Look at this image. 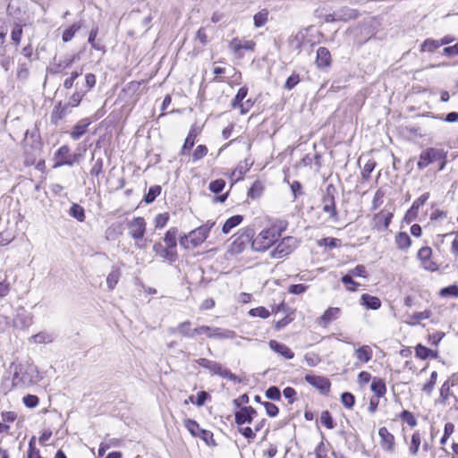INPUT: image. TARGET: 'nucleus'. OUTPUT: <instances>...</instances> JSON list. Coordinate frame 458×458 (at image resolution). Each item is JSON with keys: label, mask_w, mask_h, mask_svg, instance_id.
I'll use <instances>...</instances> for the list:
<instances>
[{"label": "nucleus", "mask_w": 458, "mask_h": 458, "mask_svg": "<svg viewBox=\"0 0 458 458\" xmlns=\"http://www.w3.org/2000/svg\"><path fill=\"white\" fill-rule=\"evenodd\" d=\"M281 229L277 227H270L262 230L256 238L251 242V248L256 251H265L274 243H276L281 236Z\"/></svg>", "instance_id": "1"}, {"label": "nucleus", "mask_w": 458, "mask_h": 458, "mask_svg": "<svg viewBox=\"0 0 458 458\" xmlns=\"http://www.w3.org/2000/svg\"><path fill=\"white\" fill-rule=\"evenodd\" d=\"M196 362L202 368L209 370L211 375H217L223 378H226L228 380L241 383L242 379L232 373L228 369L223 367V365L219 362L208 360L206 358H199L196 360Z\"/></svg>", "instance_id": "2"}, {"label": "nucleus", "mask_w": 458, "mask_h": 458, "mask_svg": "<svg viewBox=\"0 0 458 458\" xmlns=\"http://www.w3.org/2000/svg\"><path fill=\"white\" fill-rule=\"evenodd\" d=\"M337 190L333 184H328L322 196L321 201L323 205V211L328 214V216L333 221L338 220V213L335 206V197Z\"/></svg>", "instance_id": "3"}, {"label": "nucleus", "mask_w": 458, "mask_h": 458, "mask_svg": "<svg viewBox=\"0 0 458 458\" xmlns=\"http://www.w3.org/2000/svg\"><path fill=\"white\" fill-rule=\"evenodd\" d=\"M183 424L192 437H199L208 446L216 445V443L214 440L213 433L209 430L201 428L196 420L191 419H186L184 420Z\"/></svg>", "instance_id": "4"}, {"label": "nucleus", "mask_w": 458, "mask_h": 458, "mask_svg": "<svg viewBox=\"0 0 458 458\" xmlns=\"http://www.w3.org/2000/svg\"><path fill=\"white\" fill-rule=\"evenodd\" d=\"M299 242L296 238L287 236L277 243L276 248L270 252L273 259H282L292 253L298 246Z\"/></svg>", "instance_id": "5"}, {"label": "nucleus", "mask_w": 458, "mask_h": 458, "mask_svg": "<svg viewBox=\"0 0 458 458\" xmlns=\"http://www.w3.org/2000/svg\"><path fill=\"white\" fill-rule=\"evenodd\" d=\"M443 158H446V153L443 149L428 148L420 153L417 165L420 169H424L431 163Z\"/></svg>", "instance_id": "6"}, {"label": "nucleus", "mask_w": 458, "mask_h": 458, "mask_svg": "<svg viewBox=\"0 0 458 458\" xmlns=\"http://www.w3.org/2000/svg\"><path fill=\"white\" fill-rule=\"evenodd\" d=\"M129 234L135 241L141 240L146 232V222L141 216L134 217L127 224Z\"/></svg>", "instance_id": "7"}, {"label": "nucleus", "mask_w": 458, "mask_h": 458, "mask_svg": "<svg viewBox=\"0 0 458 458\" xmlns=\"http://www.w3.org/2000/svg\"><path fill=\"white\" fill-rule=\"evenodd\" d=\"M11 369H13V386L15 387H22L30 383H31V379L29 377L28 373L23 369V367L21 364L11 365Z\"/></svg>", "instance_id": "8"}, {"label": "nucleus", "mask_w": 458, "mask_h": 458, "mask_svg": "<svg viewBox=\"0 0 458 458\" xmlns=\"http://www.w3.org/2000/svg\"><path fill=\"white\" fill-rule=\"evenodd\" d=\"M305 381L313 387L318 389L323 394H327L330 391L331 383L329 379L322 376L306 375Z\"/></svg>", "instance_id": "9"}, {"label": "nucleus", "mask_w": 458, "mask_h": 458, "mask_svg": "<svg viewBox=\"0 0 458 458\" xmlns=\"http://www.w3.org/2000/svg\"><path fill=\"white\" fill-rule=\"evenodd\" d=\"M55 163L54 167H59L62 165H72L75 163V158H72L70 154V148L67 145H64L58 148L55 154Z\"/></svg>", "instance_id": "10"}, {"label": "nucleus", "mask_w": 458, "mask_h": 458, "mask_svg": "<svg viewBox=\"0 0 458 458\" xmlns=\"http://www.w3.org/2000/svg\"><path fill=\"white\" fill-rule=\"evenodd\" d=\"M432 250L430 247H422L418 252V258L422 267L428 271H436L438 269L437 265L431 260Z\"/></svg>", "instance_id": "11"}, {"label": "nucleus", "mask_w": 458, "mask_h": 458, "mask_svg": "<svg viewBox=\"0 0 458 458\" xmlns=\"http://www.w3.org/2000/svg\"><path fill=\"white\" fill-rule=\"evenodd\" d=\"M209 227L208 225H201L195 230L189 233L190 242L191 247H198L208 238Z\"/></svg>", "instance_id": "12"}, {"label": "nucleus", "mask_w": 458, "mask_h": 458, "mask_svg": "<svg viewBox=\"0 0 458 458\" xmlns=\"http://www.w3.org/2000/svg\"><path fill=\"white\" fill-rule=\"evenodd\" d=\"M153 251L157 256L167 260L170 264L175 262L178 259L177 251H172L166 246L164 247L160 242L153 245Z\"/></svg>", "instance_id": "13"}, {"label": "nucleus", "mask_w": 458, "mask_h": 458, "mask_svg": "<svg viewBox=\"0 0 458 458\" xmlns=\"http://www.w3.org/2000/svg\"><path fill=\"white\" fill-rule=\"evenodd\" d=\"M378 436L380 437V443L387 452H393L394 446V437L391 434L386 427H382L378 430Z\"/></svg>", "instance_id": "14"}, {"label": "nucleus", "mask_w": 458, "mask_h": 458, "mask_svg": "<svg viewBox=\"0 0 458 458\" xmlns=\"http://www.w3.org/2000/svg\"><path fill=\"white\" fill-rule=\"evenodd\" d=\"M91 123L90 119L83 118L80 120L72 128L70 132L71 138L73 140H78L84 135L87 131L89 125Z\"/></svg>", "instance_id": "15"}, {"label": "nucleus", "mask_w": 458, "mask_h": 458, "mask_svg": "<svg viewBox=\"0 0 458 458\" xmlns=\"http://www.w3.org/2000/svg\"><path fill=\"white\" fill-rule=\"evenodd\" d=\"M70 107L67 103L64 105L59 103L55 106L51 114V123L57 125L59 121L64 119L71 112Z\"/></svg>", "instance_id": "16"}, {"label": "nucleus", "mask_w": 458, "mask_h": 458, "mask_svg": "<svg viewBox=\"0 0 458 458\" xmlns=\"http://www.w3.org/2000/svg\"><path fill=\"white\" fill-rule=\"evenodd\" d=\"M316 64L318 68L328 67L331 64V55L325 47H319L317 50Z\"/></svg>", "instance_id": "17"}, {"label": "nucleus", "mask_w": 458, "mask_h": 458, "mask_svg": "<svg viewBox=\"0 0 458 458\" xmlns=\"http://www.w3.org/2000/svg\"><path fill=\"white\" fill-rule=\"evenodd\" d=\"M269 347L276 352L281 354L284 358L291 360L294 357V352L285 344H281L276 340H270Z\"/></svg>", "instance_id": "18"}, {"label": "nucleus", "mask_w": 458, "mask_h": 458, "mask_svg": "<svg viewBox=\"0 0 458 458\" xmlns=\"http://www.w3.org/2000/svg\"><path fill=\"white\" fill-rule=\"evenodd\" d=\"M341 310L336 307L328 308L319 318L318 323L324 327H327L332 321L338 318Z\"/></svg>", "instance_id": "19"}, {"label": "nucleus", "mask_w": 458, "mask_h": 458, "mask_svg": "<svg viewBox=\"0 0 458 458\" xmlns=\"http://www.w3.org/2000/svg\"><path fill=\"white\" fill-rule=\"evenodd\" d=\"M191 322L189 320L180 323L175 328H170L171 333H178L182 336L192 338L195 336L194 329L191 328Z\"/></svg>", "instance_id": "20"}, {"label": "nucleus", "mask_w": 458, "mask_h": 458, "mask_svg": "<svg viewBox=\"0 0 458 458\" xmlns=\"http://www.w3.org/2000/svg\"><path fill=\"white\" fill-rule=\"evenodd\" d=\"M97 148H100L99 140L96 143V148L92 152L91 160L94 162V164L89 171V174L92 177H98L103 172V158L101 157L95 158Z\"/></svg>", "instance_id": "21"}, {"label": "nucleus", "mask_w": 458, "mask_h": 458, "mask_svg": "<svg viewBox=\"0 0 458 458\" xmlns=\"http://www.w3.org/2000/svg\"><path fill=\"white\" fill-rule=\"evenodd\" d=\"M248 94V88L243 86L239 89L237 94L232 101L233 108H241V113L245 114L248 112L249 108L244 109L242 100L246 98Z\"/></svg>", "instance_id": "22"}, {"label": "nucleus", "mask_w": 458, "mask_h": 458, "mask_svg": "<svg viewBox=\"0 0 458 458\" xmlns=\"http://www.w3.org/2000/svg\"><path fill=\"white\" fill-rule=\"evenodd\" d=\"M178 234L177 227H171L164 236V242L165 246L172 251H176L177 241L176 237Z\"/></svg>", "instance_id": "23"}, {"label": "nucleus", "mask_w": 458, "mask_h": 458, "mask_svg": "<svg viewBox=\"0 0 458 458\" xmlns=\"http://www.w3.org/2000/svg\"><path fill=\"white\" fill-rule=\"evenodd\" d=\"M360 304L369 310H378L381 307V301L378 297L363 293L360 297Z\"/></svg>", "instance_id": "24"}, {"label": "nucleus", "mask_w": 458, "mask_h": 458, "mask_svg": "<svg viewBox=\"0 0 458 458\" xmlns=\"http://www.w3.org/2000/svg\"><path fill=\"white\" fill-rule=\"evenodd\" d=\"M337 18L342 21L355 20L359 17V12L355 9L344 6L336 11Z\"/></svg>", "instance_id": "25"}, {"label": "nucleus", "mask_w": 458, "mask_h": 458, "mask_svg": "<svg viewBox=\"0 0 458 458\" xmlns=\"http://www.w3.org/2000/svg\"><path fill=\"white\" fill-rule=\"evenodd\" d=\"M236 337V333L233 330L214 327L212 335H209V338L224 340V339H233Z\"/></svg>", "instance_id": "26"}, {"label": "nucleus", "mask_w": 458, "mask_h": 458, "mask_svg": "<svg viewBox=\"0 0 458 458\" xmlns=\"http://www.w3.org/2000/svg\"><path fill=\"white\" fill-rule=\"evenodd\" d=\"M121 277V270L119 267L113 266L110 273L106 277V284L109 290H114Z\"/></svg>", "instance_id": "27"}, {"label": "nucleus", "mask_w": 458, "mask_h": 458, "mask_svg": "<svg viewBox=\"0 0 458 458\" xmlns=\"http://www.w3.org/2000/svg\"><path fill=\"white\" fill-rule=\"evenodd\" d=\"M371 391L376 394V397L380 398L385 395L386 386L385 381L381 378L374 377L370 386Z\"/></svg>", "instance_id": "28"}, {"label": "nucleus", "mask_w": 458, "mask_h": 458, "mask_svg": "<svg viewBox=\"0 0 458 458\" xmlns=\"http://www.w3.org/2000/svg\"><path fill=\"white\" fill-rule=\"evenodd\" d=\"M243 220V216L242 215H234L229 217L224 224L222 227V232L224 233H229L230 231L239 225Z\"/></svg>", "instance_id": "29"}, {"label": "nucleus", "mask_w": 458, "mask_h": 458, "mask_svg": "<svg viewBox=\"0 0 458 458\" xmlns=\"http://www.w3.org/2000/svg\"><path fill=\"white\" fill-rule=\"evenodd\" d=\"M256 44L253 40H247L242 43L238 38H233L231 41V47L234 52H238L241 49L253 51Z\"/></svg>", "instance_id": "30"}, {"label": "nucleus", "mask_w": 458, "mask_h": 458, "mask_svg": "<svg viewBox=\"0 0 458 458\" xmlns=\"http://www.w3.org/2000/svg\"><path fill=\"white\" fill-rule=\"evenodd\" d=\"M357 359L361 362H368L372 358V351L369 345H363L355 352Z\"/></svg>", "instance_id": "31"}, {"label": "nucleus", "mask_w": 458, "mask_h": 458, "mask_svg": "<svg viewBox=\"0 0 458 458\" xmlns=\"http://www.w3.org/2000/svg\"><path fill=\"white\" fill-rule=\"evenodd\" d=\"M395 243L401 250H406L411 246V240L407 233L400 232L395 236Z\"/></svg>", "instance_id": "32"}, {"label": "nucleus", "mask_w": 458, "mask_h": 458, "mask_svg": "<svg viewBox=\"0 0 458 458\" xmlns=\"http://www.w3.org/2000/svg\"><path fill=\"white\" fill-rule=\"evenodd\" d=\"M86 95L82 88H79V82L76 83V91L71 96L68 105L71 107H74L80 105L82 98Z\"/></svg>", "instance_id": "33"}, {"label": "nucleus", "mask_w": 458, "mask_h": 458, "mask_svg": "<svg viewBox=\"0 0 458 458\" xmlns=\"http://www.w3.org/2000/svg\"><path fill=\"white\" fill-rule=\"evenodd\" d=\"M234 419L235 423L238 425L251 422V417H250L246 406L242 407L240 411L234 413Z\"/></svg>", "instance_id": "34"}, {"label": "nucleus", "mask_w": 458, "mask_h": 458, "mask_svg": "<svg viewBox=\"0 0 458 458\" xmlns=\"http://www.w3.org/2000/svg\"><path fill=\"white\" fill-rule=\"evenodd\" d=\"M29 340L35 344H49L53 342L54 338L52 335L47 332H39L32 335Z\"/></svg>", "instance_id": "35"}, {"label": "nucleus", "mask_w": 458, "mask_h": 458, "mask_svg": "<svg viewBox=\"0 0 458 458\" xmlns=\"http://www.w3.org/2000/svg\"><path fill=\"white\" fill-rule=\"evenodd\" d=\"M420 444H421L420 434L418 431H416L411 436V445L409 447V452L412 456H416L418 454Z\"/></svg>", "instance_id": "36"}, {"label": "nucleus", "mask_w": 458, "mask_h": 458, "mask_svg": "<svg viewBox=\"0 0 458 458\" xmlns=\"http://www.w3.org/2000/svg\"><path fill=\"white\" fill-rule=\"evenodd\" d=\"M268 20V11L267 9H262L258 12L254 17L253 21L256 28H260L264 26Z\"/></svg>", "instance_id": "37"}, {"label": "nucleus", "mask_w": 458, "mask_h": 458, "mask_svg": "<svg viewBox=\"0 0 458 458\" xmlns=\"http://www.w3.org/2000/svg\"><path fill=\"white\" fill-rule=\"evenodd\" d=\"M162 188L160 185H154L148 189V191L144 196V201L147 204L152 203L157 196L160 195Z\"/></svg>", "instance_id": "38"}, {"label": "nucleus", "mask_w": 458, "mask_h": 458, "mask_svg": "<svg viewBox=\"0 0 458 458\" xmlns=\"http://www.w3.org/2000/svg\"><path fill=\"white\" fill-rule=\"evenodd\" d=\"M263 191V184L259 181H255L248 191V197L250 199H258L262 195Z\"/></svg>", "instance_id": "39"}, {"label": "nucleus", "mask_w": 458, "mask_h": 458, "mask_svg": "<svg viewBox=\"0 0 458 458\" xmlns=\"http://www.w3.org/2000/svg\"><path fill=\"white\" fill-rule=\"evenodd\" d=\"M70 216L76 218L80 222H83L85 220V212L84 208L79 204H72L69 211Z\"/></svg>", "instance_id": "40"}, {"label": "nucleus", "mask_w": 458, "mask_h": 458, "mask_svg": "<svg viewBox=\"0 0 458 458\" xmlns=\"http://www.w3.org/2000/svg\"><path fill=\"white\" fill-rule=\"evenodd\" d=\"M440 41L433 38H427L421 44V51L434 52L436 49L440 47Z\"/></svg>", "instance_id": "41"}, {"label": "nucleus", "mask_w": 458, "mask_h": 458, "mask_svg": "<svg viewBox=\"0 0 458 458\" xmlns=\"http://www.w3.org/2000/svg\"><path fill=\"white\" fill-rule=\"evenodd\" d=\"M196 137V131L191 129L185 139L184 144L181 150V155H185L187 150H190L194 146V138Z\"/></svg>", "instance_id": "42"}, {"label": "nucleus", "mask_w": 458, "mask_h": 458, "mask_svg": "<svg viewBox=\"0 0 458 458\" xmlns=\"http://www.w3.org/2000/svg\"><path fill=\"white\" fill-rule=\"evenodd\" d=\"M341 282L347 286V290L351 292L357 291L360 284L352 279V276L349 273L342 276Z\"/></svg>", "instance_id": "43"}, {"label": "nucleus", "mask_w": 458, "mask_h": 458, "mask_svg": "<svg viewBox=\"0 0 458 458\" xmlns=\"http://www.w3.org/2000/svg\"><path fill=\"white\" fill-rule=\"evenodd\" d=\"M254 236V230L252 228H245L239 232L237 241H240V244H244L246 242H250Z\"/></svg>", "instance_id": "44"}, {"label": "nucleus", "mask_w": 458, "mask_h": 458, "mask_svg": "<svg viewBox=\"0 0 458 458\" xmlns=\"http://www.w3.org/2000/svg\"><path fill=\"white\" fill-rule=\"evenodd\" d=\"M440 295L442 297L457 298L458 297V285L452 284L447 287L442 288L440 290Z\"/></svg>", "instance_id": "45"}, {"label": "nucleus", "mask_w": 458, "mask_h": 458, "mask_svg": "<svg viewBox=\"0 0 458 458\" xmlns=\"http://www.w3.org/2000/svg\"><path fill=\"white\" fill-rule=\"evenodd\" d=\"M80 28H81V25L74 23L72 26H70L68 29H66L64 31L63 36H62L63 41L64 42L71 41L72 38H73L75 32L77 30H79Z\"/></svg>", "instance_id": "46"}, {"label": "nucleus", "mask_w": 458, "mask_h": 458, "mask_svg": "<svg viewBox=\"0 0 458 458\" xmlns=\"http://www.w3.org/2000/svg\"><path fill=\"white\" fill-rule=\"evenodd\" d=\"M17 79L27 81L30 76V68L26 64H19L16 72Z\"/></svg>", "instance_id": "47"}, {"label": "nucleus", "mask_w": 458, "mask_h": 458, "mask_svg": "<svg viewBox=\"0 0 458 458\" xmlns=\"http://www.w3.org/2000/svg\"><path fill=\"white\" fill-rule=\"evenodd\" d=\"M415 353H416V357H418L419 359L427 360L430 356L431 350L429 348L422 345L421 344H419L415 347Z\"/></svg>", "instance_id": "48"}, {"label": "nucleus", "mask_w": 458, "mask_h": 458, "mask_svg": "<svg viewBox=\"0 0 458 458\" xmlns=\"http://www.w3.org/2000/svg\"><path fill=\"white\" fill-rule=\"evenodd\" d=\"M320 422L329 429L335 428V422L333 420L332 415L328 411H324L320 416Z\"/></svg>", "instance_id": "49"}, {"label": "nucleus", "mask_w": 458, "mask_h": 458, "mask_svg": "<svg viewBox=\"0 0 458 458\" xmlns=\"http://www.w3.org/2000/svg\"><path fill=\"white\" fill-rule=\"evenodd\" d=\"M348 273L352 277L356 276V277L367 278L369 276L367 269H366L365 266H363V265L356 266L354 268L350 269Z\"/></svg>", "instance_id": "50"}, {"label": "nucleus", "mask_w": 458, "mask_h": 458, "mask_svg": "<svg viewBox=\"0 0 458 458\" xmlns=\"http://www.w3.org/2000/svg\"><path fill=\"white\" fill-rule=\"evenodd\" d=\"M341 402L344 407L352 409L355 403V397L349 392H344L341 395Z\"/></svg>", "instance_id": "51"}, {"label": "nucleus", "mask_w": 458, "mask_h": 458, "mask_svg": "<svg viewBox=\"0 0 458 458\" xmlns=\"http://www.w3.org/2000/svg\"><path fill=\"white\" fill-rule=\"evenodd\" d=\"M225 186V181L223 180V179H216L215 181H212L210 183H209V190L213 192V193H220L224 188Z\"/></svg>", "instance_id": "52"}, {"label": "nucleus", "mask_w": 458, "mask_h": 458, "mask_svg": "<svg viewBox=\"0 0 458 458\" xmlns=\"http://www.w3.org/2000/svg\"><path fill=\"white\" fill-rule=\"evenodd\" d=\"M375 166H376V162L373 160H369L365 164V165L361 171V176L364 180H369L370 178V174H371L372 171L374 170Z\"/></svg>", "instance_id": "53"}, {"label": "nucleus", "mask_w": 458, "mask_h": 458, "mask_svg": "<svg viewBox=\"0 0 458 458\" xmlns=\"http://www.w3.org/2000/svg\"><path fill=\"white\" fill-rule=\"evenodd\" d=\"M265 394H266L267 398H268L270 400H274V401H278L281 398L280 389L275 386L268 387L267 389Z\"/></svg>", "instance_id": "54"}, {"label": "nucleus", "mask_w": 458, "mask_h": 458, "mask_svg": "<svg viewBox=\"0 0 458 458\" xmlns=\"http://www.w3.org/2000/svg\"><path fill=\"white\" fill-rule=\"evenodd\" d=\"M96 84V76L93 73H87L85 75V83L81 88L83 89V91L86 93L89 91Z\"/></svg>", "instance_id": "55"}, {"label": "nucleus", "mask_w": 458, "mask_h": 458, "mask_svg": "<svg viewBox=\"0 0 458 458\" xmlns=\"http://www.w3.org/2000/svg\"><path fill=\"white\" fill-rule=\"evenodd\" d=\"M169 220V214H158L155 218V226L157 229L164 228Z\"/></svg>", "instance_id": "56"}, {"label": "nucleus", "mask_w": 458, "mask_h": 458, "mask_svg": "<svg viewBox=\"0 0 458 458\" xmlns=\"http://www.w3.org/2000/svg\"><path fill=\"white\" fill-rule=\"evenodd\" d=\"M251 317H259L262 318H267L269 317L270 312L265 307H258L251 309L249 312Z\"/></svg>", "instance_id": "57"}, {"label": "nucleus", "mask_w": 458, "mask_h": 458, "mask_svg": "<svg viewBox=\"0 0 458 458\" xmlns=\"http://www.w3.org/2000/svg\"><path fill=\"white\" fill-rule=\"evenodd\" d=\"M437 378V372L433 371L430 375L429 381L423 386L422 390L428 394H431V392L434 389Z\"/></svg>", "instance_id": "58"}, {"label": "nucleus", "mask_w": 458, "mask_h": 458, "mask_svg": "<svg viewBox=\"0 0 458 458\" xmlns=\"http://www.w3.org/2000/svg\"><path fill=\"white\" fill-rule=\"evenodd\" d=\"M400 418L406 421L407 424L411 427H415L417 425V420L415 419V417L413 416V414L409 411H403L401 413H400Z\"/></svg>", "instance_id": "59"}, {"label": "nucleus", "mask_w": 458, "mask_h": 458, "mask_svg": "<svg viewBox=\"0 0 458 458\" xmlns=\"http://www.w3.org/2000/svg\"><path fill=\"white\" fill-rule=\"evenodd\" d=\"M338 242H339V240L336 239V238L325 237V238L320 239L318 242V245L320 246V247L327 246L330 249H334V248L337 247Z\"/></svg>", "instance_id": "60"}, {"label": "nucleus", "mask_w": 458, "mask_h": 458, "mask_svg": "<svg viewBox=\"0 0 458 458\" xmlns=\"http://www.w3.org/2000/svg\"><path fill=\"white\" fill-rule=\"evenodd\" d=\"M300 82V75L293 73L289 76L284 83V89L287 90L293 89Z\"/></svg>", "instance_id": "61"}, {"label": "nucleus", "mask_w": 458, "mask_h": 458, "mask_svg": "<svg viewBox=\"0 0 458 458\" xmlns=\"http://www.w3.org/2000/svg\"><path fill=\"white\" fill-rule=\"evenodd\" d=\"M429 198V192L423 193L420 197L415 199L411 205V213L415 210L419 211V208L425 204Z\"/></svg>", "instance_id": "62"}, {"label": "nucleus", "mask_w": 458, "mask_h": 458, "mask_svg": "<svg viewBox=\"0 0 458 458\" xmlns=\"http://www.w3.org/2000/svg\"><path fill=\"white\" fill-rule=\"evenodd\" d=\"M261 403L265 407L266 412L269 417L273 418V417L277 416V414L279 412V409L276 404H274L273 403H270V402H263Z\"/></svg>", "instance_id": "63"}, {"label": "nucleus", "mask_w": 458, "mask_h": 458, "mask_svg": "<svg viewBox=\"0 0 458 458\" xmlns=\"http://www.w3.org/2000/svg\"><path fill=\"white\" fill-rule=\"evenodd\" d=\"M28 458H43L39 450L35 447V437H33L29 443V451H28Z\"/></svg>", "instance_id": "64"}]
</instances>
